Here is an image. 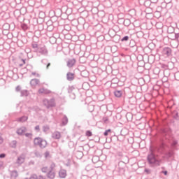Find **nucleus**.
<instances>
[{"instance_id": "1", "label": "nucleus", "mask_w": 179, "mask_h": 179, "mask_svg": "<svg viewBox=\"0 0 179 179\" xmlns=\"http://www.w3.org/2000/svg\"><path fill=\"white\" fill-rule=\"evenodd\" d=\"M148 162L152 167H157L162 164V159H157L152 152L148 155Z\"/></svg>"}, {"instance_id": "2", "label": "nucleus", "mask_w": 179, "mask_h": 179, "mask_svg": "<svg viewBox=\"0 0 179 179\" xmlns=\"http://www.w3.org/2000/svg\"><path fill=\"white\" fill-rule=\"evenodd\" d=\"M34 143L36 146H40L41 149H44L47 146V141L40 137H36L34 140Z\"/></svg>"}, {"instance_id": "3", "label": "nucleus", "mask_w": 179, "mask_h": 179, "mask_svg": "<svg viewBox=\"0 0 179 179\" xmlns=\"http://www.w3.org/2000/svg\"><path fill=\"white\" fill-rule=\"evenodd\" d=\"M43 103L46 107V108H50V107H55V99H51L48 100L47 99H44L43 100Z\"/></svg>"}, {"instance_id": "4", "label": "nucleus", "mask_w": 179, "mask_h": 179, "mask_svg": "<svg viewBox=\"0 0 179 179\" xmlns=\"http://www.w3.org/2000/svg\"><path fill=\"white\" fill-rule=\"evenodd\" d=\"M36 53L39 55H48V50H47V48L45 46L42 45L38 47Z\"/></svg>"}, {"instance_id": "5", "label": "nucleus", "mask_w": 179, "mask_h": 179, "mask_svg": "<svg viewBox=\"0 0 179 179\" xmlns=\"http://www.w3.org/2000/svg\"><path fill=\"white\" fill-rule=\"evenodd\" d=\"M24 160H26V155L22 154L17 157V159L15 163L18 166H21V164H23L24 163Z\"/></svg>"}, {"instance_id": "6", "label": "nucleus", "mask_w": 179, "mask_h": 179, "mask_svg": "<svg viewBox=\"0 0 179 179\" xmlns=\"http://www.w3.org/2000/svg\"><path fill=\"white\" fill-rule=\"evenodd\" d=\"M30 85L31 87H36V86H38V85H40V80L37 78H34L31 80Z\"/></svg>"}, {"instance_id": "7", "label": "nucleus", "mask_w": 179, "mask_h": 179, "mask_svg": "<svg viewBox=\"0 0 179 179\" xmlns=\"http://www.w3.org/2000/svg\"><path fill=\"white\" fill-rule=\"evenodd\" d=\"M162 54L166 57H170V55H171V48H164L162 50Z\"/></svg>"}, {"instance_id": "8", "label": "nucleus", "mask_w": 179, "mask_h": 179, "mask_svg": "<svg viewBox=\"0 0 179 179\" xmlns=\"http://www.w3.org/2000/svg\"><path fill=\"white\" fill-rule=\"evenodd\" d=\"M75 64H76V60L75 59H69L67 61L68 68H72V66H73V65H75Z\"/></svg>"}, {"instance_id": "9", "label": "nucleus", "mask_w": 179, "mask_h": 179, "mask_svg": "<svg viewBox=\"0 0 179 179\" xmlns=\"http://www.w3.org/2000/svg\"><path fill=\"white\" fill-rule=\"evenodd\" d=\"M52 138L53 139H61V133L58 131H54L52 134Z\"/></svg>"}, {"instance_id": "10", "label": "nucleus", "mask_w": 179, "mask_h": 179, "mask_svg": "<svg viewBox=\"0 0 179 179\" xmlns=\"http://www.w3.org/2000/svg\"><path fill=\"white\" fill-rule=\"evenodd\" d=\"M26 131H27V129H26V127H22L17 129L16 134H17L20 136H22L23 134H24V132H26Z\"/></svg>"}, {"instance_id": "11", "label": "nucleus", "mask_w": 179, "mask_h": 179, "mask_svg": "<svg viewBox=\"0 0 179 179\" xmlns=\"http://www.w3.org/2000/svg\"><path fill=\"white\" fill-rule=\"evenodd\" d=\"M59 176L60 178H65L66 177V171L65 169H61L59 171Z\"/></svg>"}, {"instance_id": "12", "label": "nucleus", "mask_w": 179, "mask_h": 179, "mask_svg": "<svg viewBox=\"0 0 179 179\" xmlns=\"http://www.w3.org/2000/svg\"><path fill=\"white\" fill-rule=\"evenodd\" d=\"M74 76H75V74L73 73H71V72L67 73L66 74L67 80H69V81L73 80Z\"/></svg>"}, {"instance_id": "13", "label": "nucleus", "mask_w": 179, "mask_h": 179, "mask_svg": "<svg viewBox=\"0 0 179 179\" xmlns=\"http://www.w3.org/2000/svg\"><path fill=\"white\" fill-rule=\"evenodd\" d=\"M47 177H48V178H50V179H54V178H55V173H54V171H50L47 173Z\"/></svg>"}, {"instance_id": "14", "label": "nucleus", "mask_w": 179, "mask_h": 179, "mask_svg": "<svg viewBox=\"0 0 179 179\" xmlns=\"http://www.w3.org/2000/svg\"><path fill=\"white\" fill-rule=\"evenodd\" d=\"M20 93L21 97H27V96H29V91H27V90H22Z\"/></svg>"}, {"instance_id": "15", "label": "nucleus", "mask_w": 179, "mask_h": 179, "mask_svg": "<svg viewBox=\"0 0 179 179\" xmlns=\"http://www.w3.org/2000/svg\"><path fill=\"white\" fill-rule=\"evenodd\" d=\"M27 119H28V117L27 116H22L21 117L17 118V121L18 122H24L27 121Z\"/></svg>"}, {"instance_id": "16", "label": "nucleus", "mask_w": 179, "mask_h": 179, "mask_svg": "<svg viewBox=\"0 0 179 179\" xmlns=\"http://www.w3.org/2000/svg\"><path fill=\"white\" fill-rule=\"evenodd\" d=\"M17 145V141H16V140L12 141L10 143V148H13V149H16Z\"/></svg>"}, {"instance_id": "17", "label": "nucleus", "mask_w": 179, "mask_h": 179, "mask_svg": "<svg viewBox=\"0 0 179 179\" xmlns=\"http://www.w3.org/2000/svg\"><path fill=\"white\" fill-rule=\"evenodd\" d=\"M66 124H68V117L66 115H64L62 120V124L63 126H65L66 125Z\"/></svg>"}, {"instance_id": "18", "label": "nucleus", "mask_w": 179, "mask_h": 179, "mask_svg": "<svg viewBox=\"0 0 179 179\" xmlns=\"http://www.w3.org/2000/svg\"><path fill=\"white\" fill-rule=\"evenodd\" d=\"M31 45H32V48L34 50V52H37V51L38 50V47H40V46H38V45L36 43H32Z\"/></svg>"}, {"instance_id": "19", "label": "nucleus", "mask_w": 179, "mask_h": 179, "mask_svg": "<svg viewBox=\"0 0 179 179\" xmlns=\"http://www.w3.org/2000/svg\"><path fill=\"white\" fill-rule=\"evenodd\" d=\"M10 176L13 178H16L19 175L17 174V171H12L10 173Z\"/></svg>"}, {"instance_id": "20", "label": "nucleus", "mask_w": 179, "mask_h": 179, "mask_svg": "<svg viewBox=\"0 0 179 179\" xmlns=\"http://www.w3.org/2000/svg\"><path fill=\"white\" fill-rule=\"evenodd\" d=\"M115 97H121L122 96V92L120 90L115 91Z\"/></svg>"}, {"instance_id": "21", "label": "nucleus", "mask_w": 179, "mask_h": 179, "mask_svg": "<svg viewBox=\"0 0 179 179\" xmlns=\"http://www.w3.org/2000/svg\"><path fill=\"white\" fill-rule=\"evenodd\" d=\"M43 132H48L50 131V127L48 125H45L43 127Z\"/></svg>"}, {"instance_id": "22", "label": "nucleus", "mask_w": 179, "mask_h": 179, "mask_svg": "<svg viewBox=\"0 0 179 179\" xmlns=\"http://www.w3.org/2000/svg\"><path fill=\"white\" fill-rule=\"evenodd\" d=\"M41 171L42 173H47V171H48V167L47 166H44L41 169Z\"/></svg>"}, {"instance_id": "23", "label": "nucleus", "mask_w": 179, "mask_h": 179, "mask_svg": "<svg viewBox=\"0 0 179 179\" xmlns=\"http://www.w3.org/2000/svg\"><path fill=\"white\" fill-rule=\"evenodd\" d=\"M128 40H129V36H126L122 38L121 41H128Z\"/></svg>"}, {"instance_id": "24", "label": "nucleus", "mask_w": 179, "mask_h": 179, "mask_svg": "<svg viewBox=\"0 0 179 179\" xmlns=\"http://www.w3.org/2000/svg\"><path fill=\"white\" fill-rule=\"evenodd\" d=\"M92 162H93V163H96L97 162H99V157H93Z\"/></svg>"}, {"instance_id": "25", "label": "nucleus", "mask_w": 179, "mask_h": 179, "mask_svg": "<svg viewBox=\"0 0 179 179\" xmlns=\"http://www.w3.org/2000/svg\"><path fill=\"white\" fill-rule=\"evenodd\" d=\"M31 75H33V76H35V78H40V74H38L36 72H32Z\"/></svg>"}, {"instance_id": "26", "label": "nucleus", "mask_w": 179, "mask_h": 179, "mask_svg": "<svg viewBox=\"0 0 179 179\" xmlns=\"http://www.w3.org/2000/svg\"><path fill=\"white\" fill-rule=\"evenodd\" d=\"M26 179H29V178H26ZM29 179H38V178H37V175L34 174L32 175Z\"/></svg>"}, {"instance_id": "27", "label": "nucleus", "mask_w": 179, "mask_h": 179, "mask_svg": "<svg viewBox=\"0 0 179 179\" xmlns=\"http://www.w3.org/2000/svg\"><path fill=\"white\" fill-rule=\"evenodd\" d=\"M38 93L40 94H44V88H41L38 90Z\"/></svg>"}, {"instance_id": "28", "label": "nucleus", "mask_w": 179, "mask_h": 179, "mask_svg": "<svg viewBox=\"0 0 179 179\" xmlns=\"http://www.w3.org/2000/svg\"><path fill=\"white\" fill-rule=\"evenodd\" d=\"M54 169H55V164L52 163L50 165V169H51L50 171H52L54 170Z\"/></svg>"}, {"instance_id": "29", "label": "nucleus", "mask_w": 179, "mask_h": 179, "mask_svg": "<svg viewBox=\"0 0 179 179\" xmlns=\"http://www.w3.org/2000/svg\"><path fill=\"white\" fill-rule=\"evenodd\" d=\"M49 93H51V91L44 89L43 94H49Z\"/></svg>"}, {"instance_id": "30", "label": "nucleus", "mask_w": 179, "mask_h": 179, "mask_svg": "<svg viewBox=\"0 0 179 179\" xmlns=\"http://www.w3.org/2000/svg\"><path fill=\"white\" fill-rule=\"evenodd\" d=\"M16 92H22V87L20 86H17L15 88Z\"/></svg>"}, {"instance_id": "31", "label": "nucleus", "mask_w": 179, "mask_h": 179, "mask_svg": "<svg viewBox=\"0 0 179 179\" xmlns=\"http://www.w3.org/2000/svg\"><path fill=\"white\" fill-rule=\"evenodd\" d=\"M35 131H36V132H40V126L37 125L35 127Z\"/></svg>"}, {"instance_id": "32", "label": "nucleus", "mask_w": 179, "mask_h": 179, "mask_svg": "<svg viewBox=\"0 0 179 179\" xmlns=\"http://www.w3.org/2000/svg\"><path fill=\"white\" fill-rule=\"evenodd\" d=\"M86 136H92V131H86Z\"/></svg>"}, {"instance_id": "33", "label": "nucleus", "mask_w": 179, "mask_h": 179, "mask_svg": "<svg viewBox=\"0 0 179 179\" xmlns=\"http://www.w3.org/2000/svg\"><path fill=\"white\" fill-rule=\"evenodd\" d=\"M89 110L92 113V111H93V110H94V106H89Z\"/></svg>"}, {"instance_id": "34", "label": "nucleus", "mask_w": 179, "mask_h": 179, "mask_svg": "<svg viewBox=\"0 0 179 179\" xmlns=\"http://www.w3.org/2000/svg\"><path fill=\"white\" fill-rule=\"evenodd\" d=\"M3 143V138H2L0 134V145H2Z\"/></svg>"}, {"instance_id": "35", "label": "nucleus", "mask_w": 179, "mask_h": 179, "mask_svg": "<svg viewBox=\"0 0 179 179\" xmlns=\"http://www.w3.org/2000/svg\"><path fill=\"white\" fill-rule=\"evenodd\" d=\"M31 50L29 48H27L25 49V52H27V54H29V52H31Z\"/></svg>"}, {"instance_id": "36", "label": "nucleus", "mask_w": 179, "mask_h": 179, "mask_svg": "<svg viewBox=\"0 0 179 179\" xmlns=\"http://www.w3.org/2000/svg\"><path fill=\"white\" fill-rule=\"evenodd\" d=\"M49 156H50V152H45V159H47V157H48Z\"/></svg>"}, {"instance_id": "37", "label": "nucleus", "mask_w": 179, "mask_h": 179, "mask_svg": "<svg viewBox=\"0 0 179 179\" xmlns=\"http://www.w3.org/2000/svg\"><path fill=\"white\" fill-rule=\"evenodd\" d=\"M6 156V155H5L3 153L0 154V159H3Z\"/></svg>"}, {"instance_id": "38", "label": "nucleus", "mask_w": 179, "mask_h": 179, "mask_svg": "<svg viewBox=\"0 0 179 179\" xmlns=\"http://www.w3.org/2000/svg\"><path fill=\"white\" fill-rule=\"evenodd\" d=\"M78 155H80V157H83V152L79 151V152H78Z\"/></svg>"}, {"instance_id": "39", "label": "nucleus", "mask_w": 179, "mask_h": 179, "mask_svg": "<svg viewBox=\"0 0 179 179\" xmlns=\"http://www.w3.org/2000/svg\"><path fill=\"white\" fill-rule=\"evenodd\" d=\"M25 136H27V138H29V136H31V133H27V134H25Z\"/></svg>"}, {"instance_id": "40", "label": "nucleus", "mask_w": 179, "mask_h": 179, "mask_svg": "<svg viewBox=\"0 0 179 179\" xmlns=\"http://www.w3.org/2000/svg\"><path fill=\"white\" fill-rule=\"evenodd\" d=\"M125 23L127 24H129V19L125 20H124V24H125Z\"/></svg>"}, {"instance_id": "41", "label": "nucleus", "mask_w": 179, "mask_h": 179, "mask_svg": "<svg viewBox=\"0 0 179 179\" xmlns=\"http://www.w3.org/2000/svg\"><path fill=\"white\" fill-rule=\"evenodd\" d=\"M173 156V152H169L168 153V157H171Z\"/></svg>"}, {"instance_id": "42", "label": "nucleus", "mask_w": 179, "mask_h": 179, "mask_svg": "<svg viewBox=\"0 0 179 179\" xmlns=\"http://www.w3.org/2000/svg\"><path fill=\"white\" fill-rule=\"evenodd\" d=\"M103 135L105 136H107L108 135V132L106 130L105 132L103 133Z\"/></svg>"}, {"instance_id": "43", "label": "nucleus", "mask_w": 179, "mask_h": 179, "mask_svg": "<svg viewBox=\"0 0 179 179\" xmlns=\"http://www.w3.org/2000/svg\"><path fill=\"white\" fill-rule=\"evenodd\" d=\"M162 173L164 174V176H167V171H163Z\"/></svg>"}, {"instance_id": "44", "label": "nucleus", "mask_w": 179, "mask_h": 179, "mask_svg": "<svg viewBox=\"0 0 179 179\" xmlns=\"http://www.w3.org/2000/svg\"><path fill=\"white\" fill-rule=\"evenodd\" d=\"M145 173H150V170L149 169H145Z\"/></svg>"}, {"instance_id": "45", "label": "nucleus", "mask_w": 179, "mask_h": 179, "mask_svg": "<svg viewBox=\"0 0 179 179\" xmlns=\"http://www.w3.org/2000/svg\"><path fill=\"white\" fill-rule=\"evenodd\" d=\"M50 65H51L50 63H48V65H47V66H46L47 69H48V68H49V66H50Z\"/></svg>"}, {"instance_id": "46", "label": "nucleus", "mask_w": 179, "mask_h": 179, "mask_svg": "<svg viewBox=\"0 0 179 179\" xmlns=\"http://www.w3.org/2000/svg\"><path fill=\"white\" fill-rule=\"evenodd\" d=\"M2 166H3V163L0 162V169L2 167Z\"/></svg>"}, {"instance_id": "47", "label": "nucleus", "mask_w": 179, "mask_h": 179, "mask_svg": "<svg viewBox=\"0 0 179 179\" xmlns=\"http://www.w3.org/2000/svg\"><path fill=\"white\" fill-rule=\"evenodd\" d=\"M39 179H45V178L44 177L40 176H39Z\"/></svg>"}, {"instance_id": "48", "label": "nucleus", "mask_w": 179, "mask_h": 179, "mask_svg": "<svg viewBox=\"0 0 179 179\" xmlns=\"http://www.w3.org/2000/svg\"><path fill=\"white\" fill-rule=\"evenodd\" d=\"M108 120L107 118L103 119L104 122H107Z\"/></svg>"}, {"instance_id": "49", "label": "nucleus", "mask_w": 179, "mask_h": 179, "mask_svg": "<svg viewBox=\"0 0 179 179\" xmlns=\"http://www.w3.org/2000/svg\"><path fill=\"white\" fill-rule=\"evenodd\" d=\"M176 145H177V141L173 142V146H176Z\"/></svg>"}, {"instance_id": "50", "label": "nucleus", "mask_w": 179, "mask_h": 179, "mask_svg": "<svg viewBox=\"0 0 179 179\" xmlns=\"http://www.w3.org/2000/svg\"><path fill=\"white\" fill-rule=\"evenodd\" d=\"M107 131V132L108 133V132H111V129H108V130H106Z\"/></svg>"}, {"instance_id": "51", "label": "nucleus", "mask_w": 179, "mask_h": 179, "mask_svg": "<svg viewBox=\"0 0 179 179\" xmlns=\"http://www.w3.org/2000/svg\"><path fill=\"white\" fill-rule=\"evenodd\" d=\"M30 110H34V108H29V111H30Z\"/></svg>"}]
</instances>
